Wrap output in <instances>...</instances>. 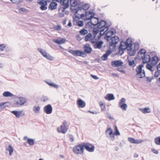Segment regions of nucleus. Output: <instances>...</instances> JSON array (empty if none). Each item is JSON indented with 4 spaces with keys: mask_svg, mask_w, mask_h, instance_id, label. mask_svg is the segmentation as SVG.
Instances as JSON below:
<instances>
[{
    "mask_svg": "<svg viewBox=\"0 0 160 160\" xmlns=\"http://www.w3.org/2000/svg\"><path fill=\"white\" fill-rule=\"evenodd\" d=\"M48 99V97L46 96H43L41 98V100L43 102H45Z\"/></svg>",
    "mask_w": 160,
    "mask_h": 160,
    "instance_id": "nucleus-52",
    "label": "nucleus"
},
{
    "mask_svg": "<svg viewBox=\"0 0 160 160\" xmlns=\"http://www.w3.org/2000/svg\"><path fill=\"white\" fill-rule=\"evenodd\" d=\"M126 99L124 98H122L120 100V102L118 104V106L122 109L126 110L127 108V104L125 103L126 102Z\"/></svg>",
    "mask_w": 160,
    "mask_h": 160,
    "instance_id": "nucleus-10",
    "label": "nucleus"
},
{
    "mask_svg": "<svg viewBox=\"0 0 160 160\" xmlns=\"http://www.w3.org/2000/svg\"><path fill=\"white\" fill-rule=\"evenodd\" d=\"M90 7V5L89 4L86 3L82 5V9L86 11Z\"/></svg>",
    "mask_w": 160,
    "mask_h": 160,
    "instance_id": "nucleus-42",
    "label": "nucleus"
},
{
    "mask_svg": "<svg viewBox=\"0 0 160 160\" xmlns=\"http://www.w3.org/2000/svg\"><path fill=\"white\" fill-rule=\"evenodd\" d=\"M92 25L95 26H97L98 28L100 29H106V31H108L110 25L107 26V22L106 21L102 20L100 22L98 21V22H97L96 23H92Z\"/></svg>",
    "mask_w": 160,
    "mask_h": 160,
    "instance_id": "nucleus-4",
    "label": "nucleus"
},
{
    "mask_svg": "<svg viewBox=\"0 0 160 160\" xmlns=\"http://www.w3.org/2000/svg\"><path fill=\"white\" fill-rule=\"evenodd\" d=\"M123 62L121 60L112 61L111 62V65L113 67H118L122 65Z\"/></svg>",
    "mask_w": 160,
    "mask_h": 160,
    "instance_id": "nucleus-12",
    "label": "nucleus"
},
{
    "mask_svg": "<svg viewBox=\"0 0 160 160\" xmlns=\"http://www.w3.org/2000/svg\"><path fill=\"white\" fill-rule=\"evenodd\" d=\"M53 28L55 30H60L61 29V27L59 25L55 26Z\"/></svg>",
    "mask_w": 160,
    "mask_h": 160,
    "instance_id": "nucleus-53",
    "label": "nucleus"
},
{
    "mask_svg": "<svg viewBox=\"0 0 160 160\" xmlns=\"http://www.w3.org/2000/svg\"><path fill=\"white\" fill-rule=\"evenodd\" d=\"M84 52L87 54L91 53L92 48L90 47V45L88 44H85L83 47Z\"/></svg>",
    "mask_w": 160,
    "mask_h": 160,
    "instance_id": "nucleus-13",
    "label": "nucleus"
},
{
    "mask_svg": "<svg viewBox=\"0 0 160 160\" xmlns=\"http://www.w3.org/2000/svg\"><path fill=\"white\" fill-rule=\"evenodd\" d=\"M127 50L129 51V52L128 53V54L130 56H134L135 55V54L136 53V50L135 49L132 50V48L131 47V48L130 49H129V48L127 49Z\"/></svg>",
    "mask_w": 160,
    "mask_h": 160,
    "instance_id": "nucleus-29",
    "label": "nucleus"
},
{
    "mask_svg": "<svg viewBox=\"0 0 160 160\" xmlns=\"http://www.w3.org/2000/svg\"><path fill=\"white\" fill-rule=\"evenodd\" d=\"M90 23L92 25V23H93L91 21L88 22L86 24V28H90V27L91 26V25L90 24Z\"/></svg>",
    "mask_w": 160,
    "mask_h": 160,
    "instance_id": "nucleus-58",
    "label": "nucleus"
},
{
    "mask_svg": "<svg viewBox=\"0 0 160 160\" xmlns=\"http://www.w3.org/2000/svg\"><path fill=\"white\" fill-rule=\"evenodd\" d=\"M103 43V42L102 41H98L94 45V47L95 49H100L102 48Z\"/></svg>",
    "mask_w": 160,
    "mask_h": 160,
    "instance_id": "nucleus-21",
    "label": "nucleus"
},
{
    "mask_svg": "<svg viewBox=\"0 0 160 160\" xmlns=\"http://www.w3.org/2000/svg\"><path fill=\"white\" fill-rule=\"evenodd\" d=\"M128 141L131 143H135L136 140L134 138L129 137L128 138Z\"/></svg>",
    "mask_w": 160,
    "mask_h": 160,
    "instance_id": "nucleus-50",
    "label": "nucleus"
},
{
    "mask_svg": "<svg viewBox=\"0 0 160 160\" xmlns=\"http://www.w3.org/2000/svg\"><path fill=\"white\" fill-rule=\"evenodd\" d=\"M140 110L143 113L146 114L150 113L151 110L149 108H140Z\"/></svg>",
    "mask_w": 160,
    "mask_h": 160,
    "instance_id": "nucleus-24",
    "label": "nucleus"
},
{
    "mask_svg": "<svg viewBox=\"0 0 160 160\" xmlns=\"http://www.w3.org/2000/svg\"><path fill=\"white\" fill-rule=\"evenodd\" d=\"M3 95L6 97H11L14 96V95L9 91H6L3 93Z\"/></svg>",
    "mask_w": 160,
    "mask_h": 160,
    "instance_id": "nucleus-27",
    "label": "nucleus"
},
{
    "mask_svg": "<svg viewBox=\"0 0 160 160\" xmlns=\"http://www.w3.org/2000/svg\"><path fill=\"white\" fill-rule=\"evenodd\" d=\"M108 131H109V132L111 139L112 140H114L115 139L114 134L113 132V131L111 128H108L107 130L106 131V132H107Z\"/></svg>",
    "mask_w": 160,
    "mask_h": 160,
    "instance_id": "nucleus-20",
    "label": "nucleus"
},
{
    "mask_svg": "<svg viewBox=\"0 0 160 160\" xmlns=\"http://www.w3.org/2000/svg\"><path fill=\"white\" fill-rule=\"evenodd\" d=\"M159 71H157V72H156L155 73V74H154V76L155 77H156V78H158L159 76L160 75V73L159 72Z\"/></svg>",
    "mask_w": 160,
    "mask_h": 160,
    "instance_id": "nucleus-63",
    "label": "nucleus"
},
{
    "mask_svg": "<svg viewBox=\"0 0 160 160\" xmlns=\"http://www.w3.org/2000/svg\"><path fill=\"white\" fill-rule=\"evenodd\" d=\"M77 25L79 27H82L83 25V22L82 21H79L77 22Z\"/></svg>",
    "mask_w": 160,
    "mask_h": 160,
    "instance_id": "nucleus-49",
    "label": "nucleus"
},
{
    "mask_svg": "<svg viewBox=\"0 0 160 160\" xmlns=\"http://www.w3.org/2000/svg\"><path fill=\"white\" fill-rule=\"evenodd\" d=\"M93 14H95L94 12H93L89 11L88 12H86V17H87V16H88L89 15H93Z\"/></svg>",
    "mask_w": 160,
    "mask_h": 160,
    "instance_id": "nucleus-57",
    "label": "nucleus"
},
{
    "mask_svg": "<svg viewBox=\"0 0 160 160\" xmlns=\"http://www.w3.org/2000/svg\"><path fill=\"white\" fill-rule=\"evenodd\" d=\"M82 9V6L79 3L78 4V9H76L75 10H76V11L75 13V14H76L78 13V10H81L82 9Z\"/></svg>",
    "mask_w": 160,
    "mask_h": 160,
    "instance_id": "nucleus-43",
    "label": "nucleus"
},
{
    "mask_svg": "<svg viewBox=\"0 0 160 160\" xmlns=\"http://www.w3.org/2000/svg\"><path fill=\"white\" fill-rule=\"evenodd\" d=\"M27 142L30 145H32L34 144V140L32 139L28 138Z\"/></svg>",
    "mask_w": 160,
    "mask_h": 160,
    "instance_id": "nucleus-41",
    "label": "nucleus"
},
{
    "mask_svg": "<svg viewBox=\"0 0 160 160\" xmlns=\"http://www.w3.org/2000/svg\"><path fill=\"white\" fill-rule=\"evenodd\" d=\"M40 110V107L39 106L36 107L34 106L33 107V110L34 111L35 113H38L39 112Z\"/></svg>",
    "mask_w": 160,
    "mask_h": 160,
    "instance_id": "nucleus-35",
    "label": "nucleus"
},
{
    "mask_svg": "<svg viewBox=\"0 0 160 160\" xmlns=\"http://www.w3.org/2000/svg\"><path fill=\"white\" fill-rule=\"evenodd\" d=\"M6 102H2L0 103V111H2L6 108V106L5 105V104H6Z\"/></svg>",
    "mask_w": 160,
    "mask_h": 160,
    "instance_id": "nucleus-38",
    "label": "nucleus"
},
{
    "mask_svg": "<svg viewBox=\"0 0 160 160\" xmlns=\"http://www.w3.org/2000/svg\"><path fill=\"white\" fill-rule=\"evenodd\" d=\"M95 14H93V15H91L90 17L86 18V19L87 20H90L91 21V19L92 18L95 19L96 20H97V22L98 23V19L99 18H96L94 17Z\"/></svg>",
    "mask_w": 160,
    "mask_h": 160,
    "instance_id": "nucleus-31",
    "label": "nucleus"
},
{
    "mask_svg": "<svg viewBox=\"0 0 160 160\" xmlns=\"http://www.w3.org/2000/svg\"><path fill=\"white\" fill-rule=\"evenodd\" d=\"M73 151L77 154L83 153L84 151L82 143L74 146L73 148Z\"/></svg>",
    "mask_w": 160,
    "mask_h": 160,
    "instance_id": "nucleus-6",
    "label": "nucleus"
},
{
    "mask_svg": "<svg viewBox=\"0 0 160 160\" xmlns=\"http://www.w3.org/2000/svg\"><path fill=\"white\" fill-rule=\"evenodd\" d=\"M125 42L127 45L126 48H129V49H130L132 45V39L131 38H128Z\"/></svg>",
    "mask_w": 160,
    "mask_h": 160,
    "instance_id": "nucleus-19",
    "label": "nucleus"
},
{
    "mask_svg": "<svg viewBox=\"0 0 160 160\" xmlns=\"http://www.w3.org/2000/svg\"><path fill=\"white\" fill-rule=\"evenodd\" d=\"M159 61V58L158 57L155 56L153 57L151 60V64L153 66L156 64Z\"/></svg>",
    "mask_w": 160,
    "mask_h": 160,
    "instance_id": "nucleus-18",
    "label": "nucleus"
},
{
    "mask_svg": "<svg viewBox=\"0 0 160 160\" xmlns=\"http://www.w3.org/2000/svg\"><path fill=\"white\" fill-rule=\"evenodd\" d=\"M7 150L9 152V154L10 155H11L13 152V148L11 146L9 145L7 149Z\"/></svg>",
    "mask_w": 160,
    "mask_h": 160,
    "instance_id": "nucleus-36",
    "label": "nucleus"
},
{
    "mask_svg": "<svg viewBox=\"0 0 160 160\" xmlns=\"http://www.w3.org/2000/svg\"><path fill=\"white\" fill-rule=\"evenodd\" d=\"M13 3L16 4H19L20 2H22V0H10Z\"/></svg>",
    "mask_w": 160,
    "mask_h": 160,
    "instance_id": "nucleus-51",
    "label": "nucleus"
},
{
    "mask_svg": "<svg viewBox=\"0 0 160 160\" xmlns=\"http://www.w3.org/2000/svg\"><path fill=\"white\" fill-rule=\"evenodd\" d=\"M115 135H120V133L118 130V128L116 126H115V132L114 133Z\"/></svg>",
    "mask_w": 160,
    "mask_h": 160,
    "instance_id": "nucleus-48",
    "label": "nucleus"
},
{
    "mask_svg": "<svg viewBox=\"0 0 160 160\" xmlns=\"http://www.w3.org/2000/svg\"><path fill=\"white\" fill-rule=\"evenodd\" d=\"M122 44V48H124L125 50H126V49H128V48H126V47L127 46V45L126 43L125 42V41H122L121 42L120 44V45H121Z\"/></svg>",
    "mask_w": 160,
    "mask_h": 160,
    "instance_id": "nucleus-39",
    "label": "nucleus"
},
{
    "mask_svg": "<svg viewBox=\"0 0 160 160\" xmlns=\"http://www.w3.org/2000/svg\"><path fill=\"white\" fill-rule=\"evenodd\" d=\"M77 104L79 108H83L86 105L85 102L81 99H78Z\"/></svg>",
    "mask_w": 160,
    "mask_h": 160,
    "instance_id": "nucleus-15",
    "label": "nucleus"
},
{
    "mask_svg": "<svg viewBox=\"0 0 160 160\" xmlns=\"http://www.w3.org/2000/svg\"><path fill=\"white\" fill-rule=\"evenodd\" d=\"M83 148L85 149L89 152H93L95 149L94 146L92 144L89 143H82Z\"/></svg>",
    "mask_w": 160,
    "mask_h": 160,
    "instance_id": "nucleus-8",
    "label": "nucleus"
},
{
    "mask_svg": "<svg viewBox=\"0 0 160 160\" xmlns=\"http://www.w3.org/2000/svg\"><path fill=\"white\" fill-rule=\"evenodd\" d=\"M118 71L123 73H125V70H123L122 69V68H118Z\"/></svg>",
    "mask_w": 160,
    "mask_h": 160,
    "instance_id": "nucleus-61",
    "label": "nucleus"
},
{
    "mask_svg": "<svg viewBox=\"0 0 160 160\" xmlns=\"http://www.w3.org/2000/svg\"><path fill=\"white\" fill-rule=\"evenodd\" d=\"M143 64H140L138 66L136 69L137 73L136 75V78H142L145 77V72L144 70L142 69L143 67Z\"/></svg>",
    "mask_w": 160,
    "mask_h": 160,
    "instance_id": "nucleus-3",
    "label": "nucleus"
},
{
    "mask_svg": "<svg viewBox=\"0 0 160 160\" xmlns=\"http://www.w3.org/2000/svg\"><path fill=\"white\" fill-rule=\"evenodd\" d=\"M58 4L55 2L52 1L49 5L48 7V9L51 10H54L57 8Z\"/></svg>",
    "mask_w": 160,
    "mask_h": 160,
    "instance_id": "nucleus-16",
    "label": "nucleus"
},
{
    "mask_svg": "<svg viewBox=\"0 0 160 160\" xmlns=\"http://www.w3.org/2000/svg\"><path fill=\"white\" fill-rule=\"evenodd\" d=\"M18 98L19 99V101L16 102L15 103L16 104L22 105L26 102V99L25 98L21 97Z\"/></svg>",
    "mask_w": 160,
    "mask_h": 160,
    "instance_id": "nucleus-14",
    "label": "nucleus"
},
{
    "mask_svg": "<svg viewBox=\"0 0 160 160\" xmlns=\"http://www.w3.org/2000/svg\"><path fill=\"white\" fill-rule=\"evenodd\" d=\"M114 33V31L112 30L108 31L105 34L104 39L109 41L110 39L111 41L109 42L110 45L111 46L116 47V45L119 41V37L118 36H114L111 37Z\"/></svg>",
    "mask_w": 160,
    "mask_h": 160,
    "instance_id": "nucleus-1",
    "label": "nucleus"
},
{
    "mask_svg": "<svg viewBox=\"0 0 160 160\" xmlns=\"http://www.w3.org/2000/svg\"><path fill=\"white\" fill-rule=\"evenodd\" d=\"M146 51L144 49H142L138 52V56L139 59H142L143 63H146L151 60V57L148 54H146Z\"/></svg>",
    "mask_w": 160,
    "mask_h": 160,
    "instance_id": "nucleus-2",
    "label": "nucleus"
},
{
    "mask_svg": "<svg viewBox=\"0 0 160 160\" xmlns=\"http://www.w3.org/2000/svg\"><path fill=\"white\" fill-rule=\"evenodd\" d=\"M105 98L108 101H110L114 100L115 98L113 94L108 93L107 94L105 97Z\"/></svg>",
    "mask_w": 160,
    "mask_h": 160,
    "instance_id": "nucleus-22",
    "label": "nucleus"
},
{
    "mask_svg": "<svg viewBox=\"0 0 160 160\" xmlns=\"http://www.w3.org/2000/svg\"><path fill=\"white\" fill-rule=\"evenodd\" d=\"M134 49L136 51L138 50L139 48V44L137 43H134Z\"/></svg>",
    "mask_w": 160,
    "mask_h": 160,
    "instance_id": "nucleus-55",
    "label": "nucleus"
},
{
    "mask_svg": "<svg viewBox=\"0 0 160 160\" xmlns=\"http://www.w3.org/2000/svg\"><path fill=\"white\" fill-rule=\"evenodd\" d=\"M152 65L149 64H147V68L148 70H150L151 71H152Z\"/></svg>",
    "mask_w": 160,
    "mask_h": 160,
    "instance_id": "nucleus-54",
    "label": "nucleus"
},
{
    "mask_svg": "<svg viewBox=\"0 0 160 160\" xmlns=\"http://www.w3.org/2000/svg\"><path fill=\"white\" fill-rule=\"evenodd\" d=\"M27 10V9L24 8H20L19 9V12L22 14L24 12H26Z\"/></svg>",
    "mask_w": 160,
    "mask_h": 160,
    "instance_id": "nucleus-44",
    "label": "nucleus"
},
{
    "mask_svg": "<svg viewBox=\"0 0 160 160\" xmlns=\"http://www.w3.org/2000/svg\"><path fill=\"white\" fill-rule=\"evenodd\" d=\"M44 111L47 114H50L52 112V108L50 104H48L44 108Z\"/></svg>",
    "mask_w": 160,
    "mask_h": 160,
    "instance_id": "nucleus-11",
    "label": "nucleus"
},
{
    "mask_svg": "<svg viewBox=\"0 0 160 160\" xmlns=\"http://www.w3.org/2000/svg\"><path fill=\"white\" fill-rule=\"evenodd\" d=\"M122 44L121 45H120L118 47V54H120L121 56L124 53V50H125L123 48H122Z\"/></svg>",
    "mask_w": 160,
    "mask_h": 160,
    "instance_id": "nucleus-30",
    "label": "nucleus"
},
{
    "mask_svg": "<svg viewBox=\"0 0 160 160\" xmlns=\"http://www.w3.org/2000/svg\"><path fill=\"white\" fill-rule=\"evenodd\" d=\"M38 50L43 57L45 54L48 53L45 50L41 48H38Z\"/></svg>",
    "mask_w": 160,
    "mask_h": 160,
    "instance_id": "nucleus-32",
    "label": "nucleus"
},
{
    "mask_svg": "<svg viewBox=\"0 0 160 160\" xmlns=\"http://www.w3.org/2000/svg\"><path fill=\"white\" fill-rule=\"evenodd\" d=\"M47 59H48L49 60L52 61L54 60V58L49 53L48 54V56Z\"/></svg>",
    "mask_w": 160,
    "mask_h": 160,
    "instance_id": "nucleus-56",
    "label": "nucleus"
},
{
    "mask_svg": "<svg viewBox=\"0 0 160 160\" xmlns=\"http://www.w3.org/2000/svg\"><path fill=\"white\" fill-rule=\"evenodd\" d=\"M95 39H96L95 38H94V37H93V38L91 40V42L92 44H94V43L95 44L96 42L98 41V40H97Z\"/></svg>",
    "mask_w": 160,
    "mask_h": 160,
    "instance_id": "nucleus-64",
    "label": "nucleus"
},
{
    "mask_svg": "<svg viewBox=\"0 0 160 160\" xmlns=\"http://www.w3.org/2000/svg\"><path fill=\"white\" fill-rule=\"evenodd\" d=\"M53 41L56 43L60 44L64 43L65 42V39H62L61 40H60L57 39L53 40Z\"/></svg>",
    "mask_w": 160,
    "mask_h": 160,
    "instance_id": "nucleus-26",
    "label": "nucleus"
},
{
    "mask_svg": "<svg viewBox=\"0 0 160 160\" xmlns=\"http://www.w3.org/2000/svg\"><path fill=\"white\" fill-rule=\"evenodd\" d=\"M47 83L50 86L54 87L56 88H58V85H56L54 83H50L49 82H47Z\"/></svg>",
    "mask_w": 160,
    "mask_h": 160,
    "instance_id": "nucleus-45",
    "label": "nucleus"
},
{
    "mask_svg": "<svg viewBox=\"0 0 160 160\" xmlns=\"http://www.w3.org/2000/svg\"><path fill=\"white\" fill-rule=\"evenodd\" d=\"M143 142V141L141 139L136 140L135 143L136 144H138L141 143Z\"/></svg>",
    "mask_w": 160,
    "mask_h": 160,
    "instance_id": "nucleus-60",
    "label": "nucleus"
},
{
    "mask_svg": "<svg viewBox=\"0 0 160 160\" xmlns=\"http://www.w3.org/2000/svg\"><path fill=\"white\" fill-rule=\"evenodd\" d=\"M155 143L157 145H160V136L154 139Z\"/></svg>",
    "mask_w": 160,
    "mask_h": 160,
    "instance_id": "nucleus-34",
    "label": "nucleus"
},
{
    "mask_svg": "<svg viewBox=\"0 0 160 160\" xmlns=\"http://www.w3.org/2000/svg\"><path fill=\"white\" fill-rule=\"evenodd\" d=\"M88 31L84 28L81 29L79 31V33L82 35H85L88 33Z\"/></svg>",
    "mask_w": 160,
    "mask_h": 160,
    "instance_id": "nucleus-40",
    "label": "nucleus"
},
{
    "mask_svg": "<svg viewBox=\"0 0 160 160\" xmlns=\"http://www.w3.org/2000/svg\"><path fill=\"white\" fill-rule=\"evenodd\" d=\"M98 29L99 28H98V26L93 28L92 32L94 35V38H96L97 34L100 31V30Z\"/></svg>",
    "mask_w": 160,
    "mask_h": 160,
    "instance_id": "nucleus-25",
    "label": "nucleus"
},
{
    "mask_svg": "<svg viewBox=\"0 0 160 160\" xmlns=\"http://www.w3.org/2000/svg\"><path fill=\"white\" fill-rule=\"evenodd\" d=\"M5 46L4 44H0V51H2L4 50Z\"/></svg>",
    "mask_w": 160,
    "mask_h": 160,
    "instance_id": "nucleus-59",
    "label": "nucleus"
},
{
    "mask_svg": "<svg viewBox=\"0 0 160 160\" xmlns=\"http://www.w3.org/2000/svg\"><path fill=\"white\" fill-rule=\"evenodd\" d=\"M105 30V29H100V32L99 35L100 36H101V37H102L104 34H105V32H107V31H106V30L105 31H104Z\"/></svg>",
    "mask_w": 160,
    "mask_h": 160,
    "instance_id": "nucleus-47",
    "label": "nucleus"
},
{
    "mask_svg": "<svg viewBox=\"0 0 160 160\" xmlns=\"http://www.w3.org/2000/svg\"><path fill=\"white\" fill-rule=\"evenodd\" d=\"M100 105L101 106L102 110V111H104L106 109V107L105 105H103V103L100 104Z\"/></svg>",
    "mask_w": 160,
    "mask_h": 160,
    "instance_id": "nucleus-62",
    "label": "nucleus"
},
{
    "mask_svg": "<svg viewBox=\"0 0 160 160\" xmlns=\"http://www.w3.org/2000/svg\"><path fill=\"white\" fill-rule=\"evenodd\" d=\"M92 34L91 33H88L86 36L85 38V41L86 42L90 41V38L92 37Z\"/></svg>",
    "mask_w": 160,
    "mask_h": 160,
    "instance_id": "nucleus-33",
    "label": "nucleus"
},
{
    "mask_svg": "<svg viewBox=\"0 0 160 160\" xmlns=\"http://www.w3.org/2000/svg\"><path fill=\"white\" fill-rule=\"evenodd\" d=\"M128 62L129 66H133V67H134L135 66V62L134 60H132V61H131L128 60Z\"/></svg>",
    "mask_w": 160,
    "mask_h": 160,
    "instance_id": "nucleus-46",
    "label": "nucleus"
},
{
    "mask_svg": "<svg viewBox=\"0 0 160 160\" xmlns=\"http://www.w3.org/2000/svg\"><path fill=\"white\" fill-rule=\"evenodd\" d=\"M69 125H68L67 122L64 121L62 124L59 127L57 128V131L59 133H61L63 134L66 133L68 129Z\"/></svg>",
    "mask_w": 160,
    "mask_h": 160,
    "instance_id": "nucleus-5",
    "label": "nucleus"
},
{
    "mask_svg": "<svg viewBox=\"0 0 160 160\" xmlns=\"http://www.w3.org/2000/svg\"><path fill=\"white\" fill-rule=\"evenodd\" d=\"M22 112L23 111H22L19 112L17 111H12L11 112L16 117L19 118L20 116H22V115H21V114Z\"/></svg>",
    "mask_w": 160,
    "mask_h": 160,
    "instance_id": "nucleus-23",
    "label": "nucleus"
},
{
    "mask_svg": "<svg viewBox=\"0 0 160 160\" xmlns=\"http://www.w3.org/2000/svg\"><path fill=\"white\" fill-rule=\"evenodd\" d=\"M70 3L71 6L73 7H76L78 4L77 0H71Z\"/></svg>",
    "mask_w": 160,
    "mask_h": 160,
    "instance_id": "nucleus-28",
    "label": "nucleus"
},
{
    "mask_svg": "<svg viewBox=\"0 0 160 160\" xmlns=\"http://www.w3.org/2000/svg\"><path fill=\"white\" fill-rule=\"evenodd\" d=\"M37 2L41 6L40 8L41 10L44 11L47 9V8L46 6L47 5V1L44 0H38Z\"/></svg>",
    "mask_w": 160,
    "mask_h": 160,
    "instance_id": "nucleus-9",
    "label": "nucleus"
},
{
    "mask_svg": "<svg viewBox=\"0 0 160 160\" xmlns=\"http://www.w3.org/2000/svg\"><path fill=\"white\" fill-rule=\"evenodd\" d=\"M65 1L62 2V5L63 6L62 8H64V9H66L68 8L69 7V4L68 1L65 2Z\"/></svg>",
    "mask_w": 160,
    "mask_h": 160,
    "instance_id": "nucleus-37",
    "label": "nucleus"
},
{
    "mask_svg": "<svg viewBox=\"0 0 160 160\" xmlns=\"http://www.w3.org/2000/svg\"><path fill=\"white\" fill-rule=\"evenodd\" d=\"M68 52L72 54L74 56H81L85 57L86 54L84 52L79 50H73L72 49L69 50Z\"/></svg>",
    "mask_w": 160,
    "mask_h": 160,
    "instance_id": "nucleus-7",
    "label": "nucleus"
},
{
    "mask_svg": "<svg viewBox=\"0 0 160 160\" xmlns=\"http://www.w3.org/2000/svg\"><path fill=\"white\" fill-rule=\"evenodd\" d=\"M112 53V51L110 50H108L106 51V53L101 58L103 60H106L108 56Z\"/></svg>",
    "mask_w": 160,
    "mask_h": 160,
    "instance_id": "nucleus-17",
    "label": "nucleus"
}]
</instances>
